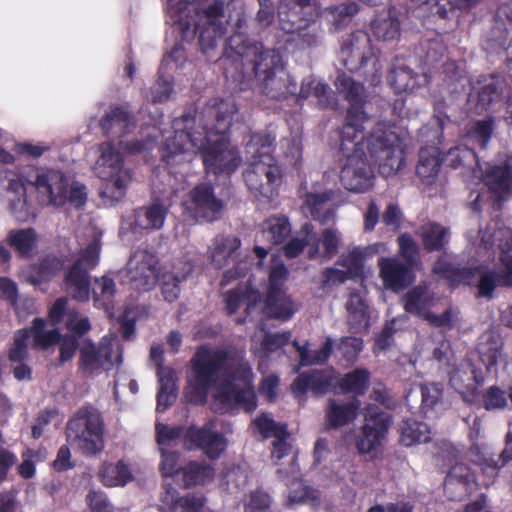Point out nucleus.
<instances>
[{"label": "nucleus", "mask_w": 512, "mask_h": 512, "mask_svg": "<svg viewBox=\"0 0 512 512\" xmlns=\"http://www.w3.org/2000/svg\"><path fill=\"white\" fill-rule=\"evenodd\" d=\"M337 91L350 103L346 123L341 130L340 149L345 156L340 181L345 189L364 193L373 185V172L364 146L378 164L379 172L389 177L396 174L404 163V148L399 136L378 124L364 142L363 124L368 120L361 109L364 88L349 75L339 74L335 80Z\"/></svg>", "instance_id": "nucleus-1"}, {"label": "nucleus", "mask_w": 512, "mask_h": 512, "mask_svg": "<svg viewBox=\"0 0 512 512\" xmlns=\"http://www.w3.org/2000/svg\"><path fill=\"white\" fill-rule=\"evenodd\" d=\"M212 387L216 401L221 404L218 409L223 412L234 407L251 412L257 406L252 369L242 351L208 346L196 351L191 359L185 397L191 403H204Z\"/></svg>", "instance_id": "nucleus-2"}, {"label": "nucleus", "mask_w": 512, "mask_h": 512, "mask_svg": "<svg viewBox=\"0 0 512 512\" xmlns=\"http://www.w3.org/2000/svg\"><path fill=\"white\" fill-rule=\"evenodd\" d=\"M237 108L233 101L221 100L210 113L217 118L216 131L202 132L184 131V124L189 122L188 116L176 119L173 123L174 135L169 136L162 147V159L170 167L171 173L177 174L178 166H186L197 152L202 155L203 163L208 171L215 174L233 173L240 164L236 149L225 137L232 116Z\"/></svg>", "instance_id": "nucleus-3"}, {"label": "nucleus", "mask_w": 512, "mask_h": 512, "mask_svg": "<svg viewBox=\"0 0 512 512\" xmlns=\"http://www.w3.org/2000/svg\"><path fill=\"white\" fill-rule=\"evenodd\" d=\"M4 188L3 200L19 221H26L28 211L25 183L36 188L38 200L42 205L60 207L69 203L76 209L87 201L86 187L79 182L69 183L64 173L57 170H38L32 167L20 172L4 170L0 176Z\"/></svg>", "instance_id": "nucleus-4"}, {"label": "nucleus", "mask_w": 512, "mask_h": 512, "mask_svg": "<svg viewBox=\"0 0 512 512\" xmlns=\"http://www.w3.org/2000/svg\"><path fill=\"white\" fill-rule=\"evenodd\" d=\"M167 9L183 38L199 32L203 41L221 37L234 14L241 13L242 6L237 0H202L200 7L187 0H169Z\"/></svg>", "instance_id": "nucleus-5"}, {"label": "nucleus", "mask_w": 512, "mask_h": 512, "mask_svg": "<svg viewBox=\"0 0 512 512\" xmlns=\"http://www.w3.org/2000/svg\"><path fill=\"white\" fill-rule=\"evenodd\" d=\"M273 142L269 134H254L246 145L249 167L244 180L256 197L271 199L281 184L280 167L270 153Z\"/></svg>", "instance_id": "nucleus-6"}, {"label": "nucleus", "mask_w": 512, "mask_h": 512, "mask_svg": "<svg viewBox=\"0 0 512 512\" xmlns=\"http://www.w3.org/2000/svg\"><path fill=\"white\" fill-rule=\"evenodd\" d=\"M149 148L148 143L139 141L132 143L119 141L117 144L105 142L99 145L100 156L95 162L94 171L103 181L102 197L110 201H119L125 195L132 180L130 169L124 166L121 149L127 153H135Z\"/></svg>", "instance_id": "nucleus-7"}, {"label": "nucleus", "mask_w": 512, "mask_h": 512, "mask_svg": "<svg viewBox=\"0 0 512 512\" xmlns=\"http://www.w3.org/2000/svg\"><path fill=\"white\" fill-rule=\"evenodd\" d=\"M498 241L500 260L504 271L499 268L481 267L478 271L477 296L490 299L493 292L500 286H512V230L507 227H499L497 221L490 223L483 231H479V242L474 245L489 249Z\"/></svg>", "instance_id": "nucleus-8"}, {"label": "nucleus", "mask_w": 512, "mask_h": 512, "mask_svg": "<svg viewBox=\"0 0 512 512\" xmlns=\"http://www.w3.org/2000/svg\"><path fill=\"white\" fill-rule=\"evenodd\" d=\"M102 233L94 227L86 228L80 239L79 258L70 268L65 277L66 291L78 301H87L90 295L88 271L99 261L100 239Z\"/></svg>", "instance_id": "nucleus-9"}, {"label": "nucleus", "mask_w": 512, "mask_h": 512, "mask_svg": "<svg viewBox=\"0 0 512 512\" xmlns=\"http://www.w3.org/2000/svg\"><path fill=\"white\" fill-rule=\"evenodd\" d=\"M319 16L317 0L282 2L279 7L280 26L286 33H295L303 46L311 47L319 42L321 33L315 23Z\"/></svg>", "instance_id": "nucleus-10"}, {"label": "nucleus", "mask_w": 512, "mask_h": 512, "mask_svg": "<svg viewBox=\"0 0 512 512\" xmlns=\"http://www.w3.org/2000/svg\"><path fill=\"white\" fill-rule=\"evenodd\" d=\"M253 53L254 71L256 77L264 84L268 94L272 97H280L285 94H294L296 84L291 82L289 75L284 71L282 60L275 50H263L258 46L249 49L247 55Z\"/></svg>", "instance_id": "nucleus-11"}, {"label": "nucleus", "mask_w": 512, "mask_h": 512, "mask_svg": "<svg viewBox=\"0 0 512 512\" xmlns=\"http://www.w3.org/2000/svg\"><path fill=\"white\" fill-rule=\"evenodd\" d=\"M71 444L83 454L95 455L104 448L103 421L100 413L93 408L78 411L67 427Z\"/></svg>", "instance_id": "nucleus-12"}, {"label": "nucleus", "mask_w": 512, "mask_h": 512, "mask_svg": "<svg viewBox=\"0 0 512 512\" xmlns=\"http://www.w3.org/2000/svg\"><path fill=\"white\" fill-rule=\"evenodd\" d=\"M434 297L425 284H420L410 289L401 299L407 313L416 315L436 327L452 328L458 320L456 309H447L441 315L430 312Z\"/></svg>", "instance_id": "nucleus-13"}, {"label": "nucleus", "mask_w": 512, "mask_h": 512, "mask_svg": "<svg viewBox=\"0 0 512 512\" xmlns=\"http://www.w3.org/2000/svg\"><path fill=\"white\" fill-rule=\"evenodd\" d=\"M122 362V350L117 336H104L98 346L84 343L80 350V369L93 374L108 370Z\"/></svg>", "instance_id": "nucleus-14"}, {"label": "nucleus", "mask_w": 512, "mask_h": 512, "mask_svg": "<svg viewBox=\"0 0 512 512\" xmlns=\"http://www.w3.org/2000/svg\"><path fill=\"white\" fill-rule=\"evenodd\" d=\"M243 299L247 302L246 312L248 315L262 311L267 318L286 321L297 311V305L285 291L268 292L265 301L262 302L257 291L248 290Z\"/></svg>", "instance_id": "nucleus-15"}, {"label": "nucleus", "mask_w": 512, "mask_h": 512, "mask_svg": "<svg viewBox=\"0 0 512 512\" xmlns=\"http://www.w3.org/2000/svg\"><path fill=\"white\" fill-rule=\"evenodd\" d=\"M45 321L36 318L33 325L29 329L19 330L15 337L14 343L9 353V359L12 362L21 363L28 355V341L32 339L33 347L45 349L59 340L57 330H45Z\"/></svg>", "instance_id": "nucleus-16"}, {"label": "nucleus", "mask_w": 512, "mask_h": 512, "mask_svg": "<svg viewBox=\"0 0 512 512\" xmlns=\"http://www.w3.org/2000/svg\"><path fill=\"white\" fill-rule=\"evenodd\" d=\"M158 260L146 250L135 251L126 266L125 273L131 287L138 291L152 289L158 276Z\"/></svg>", "instance_id": "nucleus-17"}, {"label": "nucleus", "mask_w": 512, "mask_h": 512, "mask_svg": "<svg viewBox=\"0 0 512 512\" xmlns=\"http://www.w3.org/2000/svg\"><path fill=\"white\" fill-rule=\"evenodd\" d=\"M364 417L365 424L356 442V447L362 454L377 450L385 440L389 428L387 415L380 412L376 406H368Z\"/></svg>", "instance_id": "nucleus-18"}, {"label": "nucleus", "mask_w": 512, "mask_h": 512, "mask_svg": "<svg viewBox=\"0 0 512 512\" xmlns=\"http://www.w3.org/2000/svg\"><path fill=\"white\" fill-rule=\"evenodd\" d=\"M483 383L481 373L470 360H463L450 372L449 384L469 404L479 399V388Z\"/></svg>", "instance_id": "nucleus-19"}, {"label": "nucleus", "mask_w": 512, "mask_h": 512, "mask_svg": "<svg viewBox=\"0 0 512 512\" xmlns=\"http://www.w3.org/2000/svg\"><path fill=\"white\" fill-rule=\"evenodd\" d=\"M506 83L501 76L491 75L478 81L469 94V103L478 114H482L502 99Z\"/></svg>", "instance_id": "nucleus-20"}, {"label": "nucleus", "mask_w": 512, "mask_h": 512, "mask_svg": "<svg viewBox=\"0 0 512 512\" xmlns=\"http://www.w3.org/2000/svg\"><path fill=\"white\" fill-rule=\"evenodd\" d=\"M167 212L168 207L158 202L141 207L122 222L121 232L140 234L142 231L159 230L165 222Z\"/></svg>", "instance_id": "nucleus-21"}, {"label": "nucleus", "mask_w": 512, "mask_h": 512, "mask_svg": "<svg viewBox=\"0 0 512 512\" xmlns=\"http://www.w3.org/2000/svg\"><path fill=\"white\" fill-rule=\"evenodd\" d=\"M184 444L187 449L200 448L210 458L218 457L227 446L225 438L214 431L213 422L186 430Z\"/></svg>", "instance_id": "nucleus-22"}, {"label": "nucleus", "mask_w": 512, "mask_h": 512, "mask_svg": "<svg viewBox=\"0 0 512 512\" xmlns=\"http://www.w3.org/2000/svg\"><path fill=\"white\" fill-rule=\"evenodd\" d=\"M222 208V201L217 199L212 188L205 184L196 186L187 202V209L195 218L209 222L219 217Z\"/></svg>", "instance_id": "nucleus-23"}, {"label": "nucleus", "mask_w": 512, "mask_h": 512, "mask_svg": "<svg viewBox=\"0 0 512 512\" xmlns=\"http://www.w3.org/2000/svg\"><path fill=\"white\" fill-rule=\"evenodd\" d=\"M150 358L158 367L159 391L157 395V411H164L176 399L175 372L172 368L162 365L163 348L161 345H153L151 347Z\"/></svg>", "instance_id": "nucleus-24"}, {"label": "nucleus", "mask_w": 512, "mask_h": 512, "mask_svg": "<svg viewBox=\"0 0 512 512\" xmlns=\"http://www.w3.org/2000/svg\"><path fill=\"white\" fill-rule=\"evenodd\" d=\"M476 487L477 483L474 473L463 463H457L452 466L444 482V490L447 497L454 501L465 499Z\"/></svg>", "instance_id": "nucleus-25"}, {"label": "nucleus", "mask_w": 512, "mask_h": 512, "mask_svg": "<svg viewBox=\"0 0 512 512\" xmlns=\"http://www.w3.org/2000/svg\"><path fill=\"white\" fill-rule=\"evenodd\" d=\"M379 276L386 289L398 292L414 281L410 268L396 258H380Z\"/></svg>", "instance_id": "nucleus-26"}, {"label": "nucleus", "mask_w": 512, "mask_h": 512, "mask_svg": "<svg viewBox=\"0 0 512 512\" xmlns=\"http://www.w3.org/2000/svg\"><path fill=\"white\" fill-rule=\"evenodd\" d=\"M240 240L234 236H216L210 247V258L216 268L238 264Z\"/></svg>", "instance_id": "nucleus-27"}, {"label": "nucleus", "mask_w": 512, "mask_h": 512, "mask_svg": "<svg viewBox=\"0 0 512 512\" xmlns=\"http://www.w3.org/2000/svg\"><path fill=\"white\" fill-rule=\"evenodd\" d=\"M332 383L333 377L330 372L311 370L300 374L294 380L291 389L296 397L303 395L307 391L322 395L327 392Z\"/></svg>", "instance_id": "nucleus-28"}, {"label": "nucleus", "mask_w": 512, "mask_h": 512, "mask_svg": "<svg viewBox=\"0 0 512 512\" xmlns=\"http://www.w3.org/2000/svg\"><path fill=\"white\" fill-rule=\"evenodd\" d=\"M484 184L496 199L512 192V164L490 166L484 176Z\"/></svg>", "instance_id": "nucleus-29"}, {"label": "nucleus", "mask_w": 512, "mask_h": 512, "mask_svg": "<svg viewBox=\"0 0 512 512\" xmlns=\"http://www.w3.org/2000/svg\"><path fill=\"white\" fill-rule=\"evenodd\" d=\"M359 405L356 399L348 402L330 399L326 410L328 424L336 428L352 422L358 415Z\"/></svg>", "instance_id": "nucleus-30"}, {"label": "nucleus", "mask_w": 512, "mask_h": 512, "mask_svg": "<svg viewBox=\"0 0 512 512\" xmlns=\"http://www.w3.org/2000/svg\"><path fill=\"white\" fill-rule=\"evenodd\" d=\"M346 309L348 312V324L352 331L360 332L368 327L370 309L361 293L353 292L350 294Z\"/></svg>", "instance_id": "nucleus-31"}, {"label": "nucleus", "mask_w": 512, "mask_h": 512, "mask_svg": "<svg viewBox=\"0 0 512 512\" xmlns=\"http://www.w3.org/2000/svg\"><path fill=\"white\" fill-rule=\"evenodd\" d=\"M342 55L345 56V64L349 69L357 68L353 62L364 65L370 55V38L367 33L359 31L352 35L349 46L343 48Z\"/></svg>", "instance_id": "nucleus-32"}, {"label": "nucleus", "mask_w": 512, "mask_h": 512, "mask_svg": "<svg viewBox=\"0 0 512 512\" xmlns=\"http://www.w3.org/2000/svg\"><path fill=\"white\" fill-rule=\"evenodd\" d=\"M332 195V192L307 194L302 206L303 212L321 222L328 221L335 214V211L328 205Z\"/></svg>", "instance_id": "nucleus-33"}, {"label": "nucleus", "mask_w": 512, "mask_h": 512, "mask_svg": "<svg viewBox=\"0 0 512 512\" xmlns=\"http://www.w3.org/2000/svg\"><path fill=\"white\" fill-rule=\"evenodd\" d=\"M332 195V192L307 194L302 206L303 212L321 222L328 221L335 214V211L328 205Z\"/></svg>", "instance_id": "nucleus-34"}, {"label": "nucleus", "mask_w": 512, "mask_h": 512, "mask_svg": "<svg viewBox=\"0 0 512 512\" xmlns=\"http://www.w3.org/2000/svg\"><path fill=\"white\" fill-rule=\"evenodd\" d=\"M445 161L452 168H465L475 178H478L480 175L481 169L477 156L474 150L466 145L451 148L446 154Z\"/></svg>", "instance_id": "nucleus-35"}, {"label": "nucleus", "mask_w": 512, "mask_h": 512, "mask_svg": "<svg viewBox=\"0 0 512 512\" xmlns=\"http://www.w3.org/2000/svg\"><path fill=\"white\" fill-rule=\"evenodd\" d=\"M180 266H175L173 271L166 272L162 276V294L168 302H173L179 297L180 283L192 272L190 263H180Z\"/></svg>", "instance_id": "nucleus-36"}, {"label": "nucleus", "mask_w": 512, "mask_h": 512, "mask_svg": "<svg viewBox=\"0 0 512 512\" xmlns=\"http://www.w3.org/2000/svg\"><path fill=\"white\" fill-rule=\"evenodd\" d=\"M103 131L108 135H123L134 127L133 117L122 107L108 112L101 121Z\"/></svg>", "instance_id": "nucleus-37"}, {"label": "nucleus", "mask_w": 512, "mask_h": 512, "mask_svg": "<svg viewBox=\"0 0 512 512\" xmlns=\"http://www.w3.org/2000/svg\"><path fill=\"white\" fill-rule=\"evenodd\" d=\"M98 477L107 487L124 486L133 479L130 469L122 461L116 464L103 463L99 468Z\"/></svg>", "instance_id": "nucleus-38"}, {"label": "nucleus", "mask_w": 512, "mask_h": 512, "mask_svg": "<svg viewBox=\"0 0 512 512\" xmlns=\"http://www.w3.org/2000/svg\"><path fill=\"white\" fill-rule=\"evenodd\" d=\"M439 152L436 147H426L419 152L416 173L426 184H432L439 172Z\"/></svg>", "instance_id": "nucleus-39"}, {"label": "nucleus", "mask_w": 512, "mask_h": 512, "mask_svg": "<svg viewBox=\"0 0 512 512\" xmlns=\"http://www.w3.org/2000/svg\"><path fill=\"white\" fill-rule=\"evenodd\" d=\"M357 12V4L350 2L327 7L321 13L319 12V15L331 25V30L336 31L346 26Z\"/></svg>", "instance_id": "nucleus-40"}, {"label": "nucleus", "mask_w": 512, "mask_h": 512, "mask_svg": "<svg viewBox=\"0 0 512 512\" xmlns=\"http://www.w3.org/2000/svg\"><path fill=\"white\" fill-rule=\"evenodd\" d=\"M389 82L397 93L412 92L417 87L427 83L426 75H415L406 67L394 69L389 75Z\"/></svg>", "instance_id": "nucleus-41"}, {"label": "nucleus", "mask_w": 512, "mask_h": 512, "mask_svg": "<svg viewBox=\"0 0 512 512\" xmlns=\"http://www.w3.org/2000/svg\"><path fill=\"white\" fill-rule=\"evenodd\" d=\"M418 235L424 247L429 250H439L448 242L449 232L445 227L433 222L425 223L418 229Z\"/></svg>", "instance_id": "nucleus-42"}, {"label": "nucleus", "mask_w": 512, "mask_h": 512, "mask_svg": "<svg viewBox=\"0 0 512 512\" xmlns=\"http://www.w3.org/2000/svg\"><path fill=\"white\" fill-rule=\"evenodd\" d=\"M493 129L494 120L491 117L471 122L465 128V140L484 149L491 139Z\"/></svg>", "instance_id": "nucleus-43"}, {"label": "nucleus", "mask_w": 512, "mask_h": 512, "mask_svg": "<svg viewBox=\"0 0 512 512\" xmlns=\"http://www.w3.org/2000/svg\"><path fill=\"white\" fill-rule=\"evenodd\" d=\"M401 442L405 446L416 443H426L431 439V430L426 423L414 420H405L401 424Z\"/></svg>", "instance_id": "nucleus-44"}, {"label": "nucleus", "mask_w": 512, "mask_h": 512, "mask_svg": "<svg viewBox=\"0 0 512 512\" xmlns=\"http://www.w3.org/2000/svg\"><path fill=\"white\" fill-rule=\"evenodd\" d=\"M291 338L290 332L268 334L261 328L259 334L252 337V350L256 352L271 353L286 345Z\"/></svg>", "instance_id": "nucleus-45"}, {"label": "nucleus", "mask_w": 512, "mask_h": 512, "mask_svg": "<svg viewBox=\"0 0 512 512\" xmlns=\"http://www.w3.org/2000/svg\"><path fill=\"white\" fill-rule=\"evenodd\" d=\"M291 228L287 218L271 217L263 223L262 238L272 245L282 243L290 234Z\"/></svg>", "instance_id": "nucleus-46"}, {"label": "nucleus", "mask_w": 512, "mask_h": 512, "mask_svg": "<svg viewBox=\"0 0 512 512\" xmlns=\"http://www.w3.org/2000/svg\"><path fill=\"white\" fill-rule=\"evenodd\" d=\"M303 232L305 233L304 241L298 238H294L284 247V251L287 257L293 258L298 256L305 245L309 246L308 255L310 258H315L318 256L319 244L315 234L312 233V225L305 224L303 226Z\"/></svg>", "instance_id": "nucleus-47"}, {"label": "nucleus", "mask_w": 512, "mask_h": 512, "mask_svg": "<svg viewBox=\"0 0 512 512\" xmlns=\"http://www.w3.org/2000/svg\"><path fill=\"white\" fill-rule=\"evenodd\" d=\"M92 294L94 305L108 311L116 294L114 281L108 276L95 279Z\"/></svg>", "instance_id": "nucleus-48"}, {"label": "nucleus", "mask_w": 512, "mask_h": 512, "mask_svg": "<svg viewBox=\"0 0 512 512\" xmlns=\"http://www.w3.org/2000/svg\"><path fill=\"white\" fill-rule=\"evenodd\" d=\"M36 233L33 229L11 230L7 235L8 244L22 256H29L36 245Z\"/></svg>", "instance_id": "nucleus-49"}, {"label": "nucleus", "mask_w": 512, "mask_h": 512, "mask_svg": "<svg viewBox=\"0 0 512 512\" xmlns=\"http://www.w3.org/2000/svg\"><path fill=\"white\" fill-rule=\"evenodd\" d=\"M330 94V88L325 83L315 79H307L302 83L299 97L305 99L313 95L318 99L320 105L328 107L334 105V98Z\"/></svg>", "instance_id": "nucleus-50"}, {"label": "nucleus", "mask_w": 512, "mask_h": 512, "mask_svg": "<svg viewBox=\"0 0 512 512\" xmlns=\"http://www.w3.org/2000/svg\"><path fill=\"white\" fill-rule=\"evenodd\" d=\"M185 486L199 485L210 482L214 477L212 468L208 465L191 462L182 470Z\"/></svg>", "instance_id": "nucleus-51"}, {"label": "nucleus", "mask_w": 512, "mask_h": 512, "mask_svg": "<svg viewBox=\"0 0 512 512\" xmlns=\"http://www.w3.org/2000/svg\"><path fill=\"white\" fill-rule=\"evenodd\" d=\"M368 382L369 372L366 369H356L339 381V387L343 392L363 394L368 388Z\"/></svg>", "instance_id": "nucleus-52"}, {"label": "nucleus", "mask_w": 512, "mask_h": 512, "mask_svg": "<svg viewBox=\"0 0 512 512\" xmlns=\"http://www.w3.org/2000/svg\"><path fill=\"white\" fill-rule=\"evenodd\" d=\"M374 35L383 41L394 40L399 35V22L388 14L385 17H379L372 22Z\"/></svg>", "instance_id": "nucleus-53"}, {"label": "nucleus", "mask_w": 512, "mask_h": 512, "mask_svg": "<svg viewBox=\"0 0 512 512\" xmlns=\"http://www.w3.org/2000/svg\"><path fill=\"white\" fill-rule=\"evenodd\" d=\"M293 345L299 354L300 363L302 365H311L325 362L330 356L333 343L330 338H327L324 345L313 354H310L307 345L299 346L296 342Z\"/></svg>", "instance_id": "nucleus-54"}, {"label": "nucleus", "mask_w": 512, "mask_h": 512, "mask_svg": "<svg viewBox=\"0 0 512 512\" xmlns=\"http://www.w3.org/2000/svg\"><path fill=\"white\" fill-rule=\"evenodd\" d=\"M272 457L277 461H280L284 457H289L288 462L290 467L287 469L280 467L278 472L285 475H293L296 473V457L291 453V446L286 441V436L275 438L273 442Z\"/></svg>", "instance_id": "nucleus-55"}, {"label": "nucleus", "mask_w": 512, "mask_h": 512, "mask_svg": "<svg viewBox=\"0 0 512 512\" xmlns=\"http://www.w3.org/2000/svg\"><path fill=\"white\" fill-rule=\"evenodd\" d=\"M364 252L360 248H354L338 259V264L344 267L349 277L360 276L363 272Z\"/></svg>", "instance_id": "nucleus-56"}, {"label": "nucleus", "mask_w": 512, "mask_h": 512, "mask_svg": "<svg viewBox=\"0 0 512 512\" xmlns=\"http://www.w3.org/2000/svg\"><path fill=\"white\" fill-rule=\"evenodd\" d=\"M253 424L265 438H279L287 435L286 426L276 423L268 414H261L255 418Z\"/></svg>", "instance_id": "nucleus-57"}, {"label": "nucleus", "mask_w": 512, "mask_h": 512, "mask_svg": "<svg viewBox=\"0 0 512 512\" xmlns=\"http://www.w3.org/2000/svg\"><path fill=\"white\" fill-rule=\"evenodd\" d=\"M479 353L482 362L486 365L489 371H493V369L502 362V344L498 341L486 344L481 343L479 346Z\"/></svg>", "instance_id": "nucleus-58"}, {"label": "nucleus", "mask_w": 512, "mask_h": 512, "mask_svg": "<svg viewBox=\"0 0 512 512\" xmlns=\"http://www.w3.org/2000/svg\"><path fill=\"white\" fill-rule=\"evenodd\" d=\"M183 430L180 427H171L164 424H156L157 443L160 449L169 450L179 441Z\"/></svg>", "instance_id": "nucleus-59"}, {"label": "nucleus", "mask_w": 512, "mask_h": 512, "mask_svg": "<svg viewBox=\"0 0 512 512\" xmlns=\"http://www.w3.org/2000/svg\"><path fill=\"white\" fill-rule=\"evenodd\" d=\"M288 277V270L285 265L274 259L269 273L268 292H283V286Z\"/></svg>", "instance_id": "nucleus-60"}, {"label": "nucleus", "mask_w": 512, "mask_h": 512, "mask_svg": "<svg viewBox=\"0 0 512 512\" xmlns=\"http://www.w3.org/2000/svg\"><path fill=\"white\" fill-rule=\"evenodd\" d=\"M321 242L323 251H319L318 255H321L326 259H331L338 251L340 243V234L335 229L326 228L322 232Z\"/></svg>", "instance_id": "nucleus-61"}, {"label": "nucleus", "mask_w": 512, "mask_h": 512, "mask_svg": "<svg viewBox=\"0 0 512 512\" xmlns=\"http://www.w3.org/2000/svg\"><path fill=\"white\" fill-rule=\"evenodd\" d=\"M181 498L171 484L164 483V492L161 494V505L159 509L161 512H179Z\"/></svg>", "instance_id": "nucleus-62"}, {"label": "nucleus", "mask_w": 512, "mask_h": 512, "mask_svg": "<svg viewBox=\"0 0 512 512\" xmlns=\"http://www.w3.org/2000/svg\"><path fill=\"white\" fill-rule=\"evenodd\" d=\"M63 267V263L61 260L54 256H49L43 260L40 264L38 275L33 279V281L41 282L47 281L51 277H53L57 272H59Z\"/></svg>", "instance_id": "nucleus-63"}, {"label": "nucleus", "mask_w": 512, "mask_h": 512, "mask_svg": "<svg viewBox=\"0 0 512 512\" xmlns=\"http://www.w3.org/2000/svg\"><path fill=\"white\" fill-rule=\"evenodd\" d=\"M87 503L95 512H114V507L104 492L90 491L87 495Z\"/></svg>", "instance_id": "nucleus-64"}]
</instances>
